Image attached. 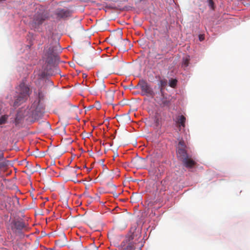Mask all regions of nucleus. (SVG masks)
Segmentation results:
<instances>
[{
    "label": "nucleus",
    "mask_w": 250,
    "mask_h": 250,
    "mask_svg": "<svg viewBox=\"0 0 250 250\" xmlns=\"http://www.w3.org/2000/svg\"><path fill=\"white\" fill-rule=\"evenodd\" d=\"M48 19V13L43 9L39 8L34 15L30 24L33 28L38 29Z\"/></svg>",
    "instance_id": "nucleus-1"
},
{
    "label": "nucleus",
    "mask_w": 250,
    "mask_h": 250,
    "mask_svg": "<svg viewBox=\"0 0 250 250\" xmlns=\"http://www.w3.org/2000/svg\"><path fill=\"white\" fill-rule=\"evenodd\" d=\"M60 46L57 43H56L55 45L50 46L48 48L47 47L45 49V55L47 56L46 58V62L49 65H52L56 61L57 58V53L59 51H60Z\"/></svg>",
    "instance_id": "nucleus-2"
},
{
    "label": "nucleus",
    "mask_w": 250,
    "mask_h": 250,
    "mask_svg": "<svg viewBox=\"0 0 250 250\" xmlns=\"http://www.w3.org/2000/svg\"><path fill=\"white\" fill-rule=\"evenodd\" d=\"M20 95L14 103V106L17 107L21 104L24 102L29 95V88L24 83H21L19 85Z\"/></svg>",
    "instance_id": "nucleus-3"
},
{
    "label": "nucleus",
    "mask_w": 250,
    "mask_h": 250,
    "mask_svg": "<svg viewBox=\"0 0 250 250\" xmlns=\"http://www.w3.org/2000/svg\"><path fill=\"white\" fill-rule=\"evenodd\" d=\"M180 155L178 157V159L182 161L185 167L187 168H192L196 164V162L193 160L190 156H189L187 152L184 153L183 152H180Z\"/></svg>",
    "instance_id": "nucleus-4"
},
{
    "label": "nucleus",
    "mask_w": 250,
    "mask_h": 250,
    "mask_svg": "<svg viewBox=\"0 0 250 250\" xmlns=\"http://www.w3.org/2000/svg\"><path fill=\"white\" fill-rule=\"evenodd\" d=\"M33 115L35 118L41 117L45 112V105L41 101L35 102L33 104Z\"/></svg>",
    "instance_id": "nucleus-5"
},
{
    "label": "nucleus",
    "mask_w": 250,
    "mask_h": 250,
    "mask_svg": "<svg viewBox=\"0 0 250 250\" xmlns=\"http://www.w3.org/2000/svg\"><path fill=\"white\" fill-rule=\"evenodd\" d=\"M143 95H147L152 98L154 97L155 92L147 83L145 81H142L139 83Z\"/></svg>",
    "instance_id": "nucleus-6"
},
{
    "label": "nucleus",
    "mask_w": 250,
    "mask_h": 250,
    "mask_svg": "<svg viewBox=\"0 0 250 250\" xmlns=\"http://www.w3.org/2000/svg\"><path fill=\"white\" fill-rule=\"evenodd\" d=\"M160 94L161 96L158 98L157 96L156 97L157 99V102L160 104L162 106H168L170 105V102L169 99L164 95V90L163 88H160Z\"/></svg>",
    "instance_id": "nucleus-7"
},
{
    "label": "nucleus",
    "mask_w": 250,
    "mask_h": 250,
    "mask_svg": "<svg viewBox=\"0 0 250 250\" xmlns=\"http://www.w3.org/2000/svg\"><path fill=\"white\" fill-rule=\"evenodd\" d=\"M132 239L130 237L126 238L121 244V250H134L135 246Z\"/></svg>",
    "instance_id": "nucleus-8"
},
{
    "label": "nucleus",
    "mask_w": 250,
    "mask_h": 250,
    "mask_svg": "<svg viewBox=\"0 0 250 250\" xmlns=\"http://www.w3.org/2000/svg\"><path fill=\"white\" fill-rule=\"evenodd\" d=\"M186 146L184 141L181 140L179 142L177 146V156L180 155V152L181 151L183 152V153H185L187 152L186 150Z\"/></svg>",
    "instance_id": "nucleus-9"
},
{
    "label": "nucleus",
    "mask_w": 250,
    "mask_h": 250,
    "mask_svg": "<svg viewBox=\"0 0 250 250\" xmlns=\"http://www.w3.org/2000/svg\"><path fill=\"white\" fill-rule=\"evenodd\" d=\"M56 15L59 18H65L69 16V12L65 9H61L57 11Z\"/></svg>",
    "instance_id": "nucleus-10"
},
{
    "label": "nucleus",
    "mask_w": 250,
    "mask_h": 250,
    "mask_svg": "<svg viewBox=\"0 0 250 250\" xmlns=\"http://www.w3.org/2000/svg\"><path fill=\"white\" fill-rule=\"evenodd\" d=\"M186 117L183 115H179L176 120V123L179 125V127L182 126L184 127L185 126Z\"/></svg>",
    "instance_id": "nucleus-11"
},
{
    "label": "nucleus",
    "mask_w": 250,
    "mask_h": 250,
    "mask_svg": "<svg viewBox=\"0 0 250 250\" xmlns=\"http://www.w3.org/2000/svg\"><path fill=\"white\" fill-rule=\"evenodd\" d=\"M67 172L70 180L71 181H73V178H75L77 175L76 170L74 168H70L69 170H67Z\"/></svg>",
    "instance_id": "nucleus-12"
},
{
    "label": "nucleus",
    "mask_w": 250,
    "mask_h": 250,
    "mask_svg": "<svg viewBox=\"0 0 250 250\" xmlns=\"http://www.w3.org/2000/svg\"><path fill=\"white\" fill-rule=\"evenodd\" d=\"M14 226L15 228L19 230H22L25 227L24 223L21 221H15L14 223Z\"/></svg>",
    "instance_id": "nucleus-13"
},
{
    "label": "nucleus",
    "mask_w": 250,
    "mask_h": 250,
    "mask_svg": "<svg viewBox=\"0 0 250 250\" xmlns=\"http://www.w3.org/2000/svg\"><path fill=\"white\" fill-rule=\"evenodd\" d=\"M190 61V57L189 56L187 55L185 57L183 58L182 66L186 68L188 66Z\"/></svg>",
    "instance_id": "nucleus-14"
},
{
    "label": "nucleus",
    "mask_w": 250,
    "mask_h": 250,
    "mask_svg": "<svg viewBox=\"0 0 250 250\" xmlns=\"http://www.w3.org/2000/svg\"><path fill=\"white\" fill-rule=\"evenodd\" d=\"M169 85L172 88H175L177 83V80L176 79H170L168 82Z\"/></svg>",
    "instance_id": "nucleus-15"
},
{
    "label": "nucleus",
    "mask_w": 250,
    "mask_h": 250,
    "mask_svg": "<svg viewBox=\"0 0 250 250\" xmlns=\"http://www.w3.org/2000/svg\"><path fill=\"white\" fill-rule=\"evenodd\" d=\"M8 118V116L7 115H4L2 116L0 118V125L5 124L7 122Z\"/></svg>",
    "instance_id": "nucleus-16"
},
{
    "label": "nucleus",
    "mask_w": 250,
    "mask_h": 250,
    "mask_svg": "<svg viewBox=\"0 0 250 250\" xmlns=\"http://www.w3.org/2000/svg\"><path fill=\"white\" fill-rule=\"evenodd\" d=\"M161 88H163L164 90V88L167 85V81L166 79L161 80L160 81Z\"/></svg>",
    "instance_id": "nucleus-17"
},
{
    "label": "nucleus",
    "mask_w": 250,
    "mask_h": 250,
    "mask_svg": "<svg viewBox=\"0 0 250 250\" xmlns=\"http://www.w3.org/2000/svg\"><path fill=\"white\" fill-rule=\"evenodd\" d=\"M208 5L212 10H214V3L212 0H208Z\"/></svg>",
    "instance_id": "nucleus-18"
},
{
    "label": "nucleus",
    "mask_w": 250,
    "mask_h": 250,
    "mask_svg": "<svg viewBox=\"0 0 250 250\" xmlns=\"http://www.w3.org/2000/svg\"><path fill=\"white\" fill-rule=\"evenodd\" d=\"M106 96L109 99V101H112L113 100L114 94L112 92L107 93Z\"/></svg>",
    "instance_id": "nucleus-19"
},
{
    "label": "nucleus",
    "mask_w": 250,
    "mask_h": 250,
    "mask_svg": "<svg viewBox=\"0 0 250 250\" xmlns=\"http://www.w3.org/2000/svg\"><path fill=\"white\" fill-rule=\"evenodd\" d=\"M38 97H39V100H38V101H41V102H42V100H43V94L42 93V92H39Z\"/></svg>",
    "instance_id": "nucleus-20"
},
{
    "label": "nucleus",
    "mask_w": 250,
    "mask_h": 250,
    "mask_svg": "<svg viewBox=\"0 0 250 250\" xmlns=\"http://www.w3.org/2000/svg\"><path fill=\"white\" fill-rule=\"evenodd\" d=\"M89 250H98V248L95 246H92L90 248Z\"/></svg>",
    "instance_id": "nucleus-21"
},
{
    "label": "nucleus",
    "mask_w": 250,
    "mask_h": 250,
    "mask_svg": "<svg viewBox=\"0 0 250 250\" xmlns=\"http://www.w3.org/2000/svg\"><path fill=\"white\" fill-rule=\"evenodd\" d=\"M4 159L3 153L1 151H0V161L3 160Z\"/></svg>",
    "instance_id": "nucleus-22"
},
{
    "label": "nucleus",
    "mask_w": 250,
    "mask_h": 250,
    "mask_svg": "<svg viewBox=\"0 0 250 250\" xmlns=\"http://www.w3.org/2000/svg\"><path fill=\"white\" fill-rule=\"evenodd\" d=\"M199 39L200 41H202L204 40V37L203 35H200L199 36Z\"/></svg>",
    "instance_id": "nucleus-23"
},
{
    "label": "nucleus",
    "mask_w": 250,
    "mask_h": 250,
    "mask_svg": "<svg viewBox=\"0 0 250 250\" xmlns=\"http://www.w3.org/2000/svg\"><path fill=\"white\" fill-rule=\"evenodd\" d=\"M83 78H86L87 77V75L86 74H83Z\"/></svg>",
    "instance_id": "nucleus-24"
},
{
    "label": "nucleus",
    "mask_w": 250,
    "mask_h": 250,
    "mask_svg": "<svg viewBox=\"0 0 250 250\" xmlns=\"http://www.w3.org/2000/svg\"><path fill=\"white\" fill-rule=\"evenodd\" d=\"M18 117H17L16 118V119H15V120H16V123H18Z\"/></svg>",
    "instance_id": "nucleus-25"
},
{
    "label": "nucleus",
    "mask_w": 250,
    "mask_h": 250,
    "mask_svg": "<svg viewBox=\"0 0 250 250\" xmlns=\"http://www.w3.org/2000/svg\"><path fill=\"white\" fill-rule=\"evenodd\" d=\"M5 0H0V2H2V1H5Z\"/></svg>",
    "instance_id": "nucleus-26"
},
{
    "label": "nucleus",
    "mask_w": 250,
    "mask_h": 250,
    "mask_svg": "<svg viewBox=\"0 0 250 250\" xmlns=\"http://www.w3.org/2000/svg\"><path fill=\"white\" fill-rule=\"evenodd\" d=\"M46 73H48L49 74H50L49 72H48V71H46Z\"/></svg>",
    "instance_id": "nucleus-27"
}]
</instances>
